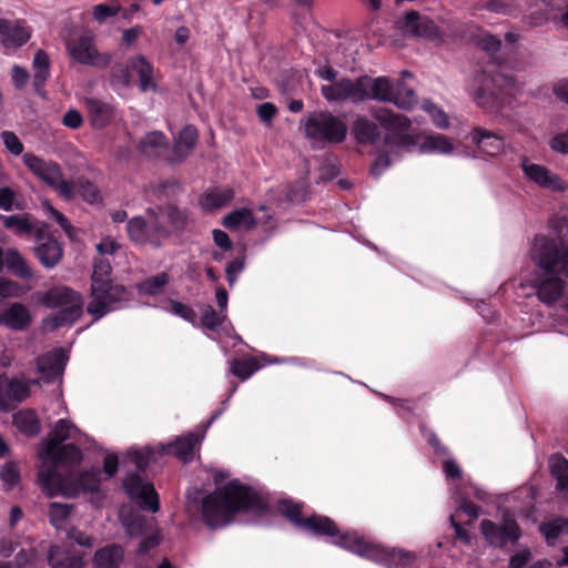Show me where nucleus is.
Segmentation results:
<instances>
[{
    "instance_id": "2eb2a0df",
    "label": "nucleus",
    "mask_w": 568,
    "mask_h": 568,
    "mask_svg": "<svg viewBox=\"0 0 568 568\" xmlns=\"http://www.w3.org/2000/svg\"><path fill=\"white\" fill-rule=\"evenodd\" d=\"M480 529L486 540L495 547H503L508 541H517L520 537V529L513 518H505L501 526L490 520H483Z\"/></svg>"
},
{
    "instance_id": "72a5a7b5",
    "label": "nucleus",
    "mask_w": 568,
    "mask_h": 568,
    "mask_svg": "<svg viewBox=\"0 0 568 568\" xmlns=\"http://www.w3.org/2000/svg\"><path fill=\"white\" fill-rule=\"evenodd\" d=\"M223 225L230 230H251L256 225V220L248 209H237L223 217Z\"/></svg>"
},
{
    "instance_id": "412c9836",
    "label": "nucleus",
    "mask_w": 568,
    "mask_h": 568,
    "mask_svg": "<svg viewBox=\"0 0 568 568\" xmlns=\"http://www.w3.org/2000/svg\"><path fill=\"white\" fill-rule=\"evenodd\" d=\"M32 322V316L27 306L21 303H11L0 311V326L13 331H24Z\"/></svg>"
},
{
    "instance_id": "f704fd0d",
    "label": "nucleus",
    "mask_w": 568,
    "mask_h": 568,
    "mask_svg": "<svg viewBox=\"0 0 568 568\" xmlns=\"http://www.w3.org/2000/svg\"><path fill=\"white\" fill-rule=\"evenodd\" d=\"M123 560V549L118 545H109L94 555L95 568H119Z\"/></svg>"
},
{
    "instance_id": "cd10ccee",
    "label": "nucleus",
    "mask_w": 568,
    "mask_h": 568,
    "mask_svg": "<svg viewBox=\"0 0 568 568\" xmlns=\"http://www.w3.org/2000/svg\"><path fill=\"white\" fill-rule=\"evenodd\" d=\"M4 267L22 278H31L33 276L24 258L13 248L3 250L0 247V272H2Z\"/></svg>"
},
{
    "instance_id": "f8f14e48",
    "label": "nucleus",
    "mask_w": 568,
    "mask_h": 568,
    "mask_svg": "<svg viewBox=\"0 0 568 568\" xmlns=\"http://www.w3.org/2000/svg\"><path fill=\"white\" fill-rule=\"evenodd\" d=\"M69 54L81 64L105 67L110 63L111 57L108 53H100L89 33H81L67 43Z\"/></svg>"
},
{
    "instance_id": "69168bd1",
    "label": "nucleus",
    "mask_w": 568,
    "mask_h": 568,
    "mask_svg": "<svg viewBox=\"0 0 568 568\" xmlns=\"http://www.w3.org/2000/svg\"><path fill=\"white\" fill-rule=\"evenodd\" d=\"M171 312L187 322H194L196 318L195 312L190 306L180 302L171 303Z\"/></svg>"
},
{
    "instance_id": "4c0bfd02",
    "label": "nucleus",
    "mask_w": 568,
    "mask_h": 568,
    "mask_svg": "<svg viewBox=\"0 0 568 568\" xmlns=\"http://www.w3.org/2000/svg\"><path fill=\"white\" fill-rule=\"evenodd\" d=\"M352 131L359 143H373L379 136L377 125L365 118L356 119Z\"/></svg>"
},
{
    "instance_id": "e2e57ef3",
    "label": "nucleus",
    "mask_w": 568,
    "mask_h": 568,
    "mask_svg": "<svg viewBox=\"0 0 568 568\" xmlns=\"http://www.w3.org/2000/svg\"><path fill=\"white\" fill-rule=\"evenodd\" d=\"M130 69L126 68H118L113 71L111 77V85L113 88L120 89V88H128L130 85L131 79H130Z\"/></svg>"
},
{
    "instance_id": "5fc2aeb1",
    "label": "nucleus",
    "mask_w": 568,
    "mask_h": 568,
    "mask_svg": "<svg viewBox=\"0 0 568 568\" xmlns=\"http://www.w3.org/2000/svg\"><path fill=\"white\" fill-rule=\"evenodd\" d=\"M120 11V6L116 2L100 3L93 8V18L98 22H104L108 18L115 16Z\"/></svg>"
},
{
    "instance_id": "5701e85b",
    "label": "nucleus",
    "mask_w": 568,
    "mask_h": 568,
    "mask_svg": "<svg viewBox=\"0 0 568 568\" xmlns=\"http://www.w3.org/2000/svg\"><path fill=\"white\" fill-rule=\"evenodd\" d=\"M470 139L479 151L489 156H496L504 152V139L488 130L481 128L474 129L470 133Z\"/></svg>"
},
{
    "instance_id": "c756f323",
    "label": "nucleus",
    "mask_w": 568,
    "mask_h": 568,
    "mask_svg": "<svg viewBox=\"0 0 568 568\" xmlns=\"http://www.w3.org/2000/svg\"><path fill=\"white\" fill-rule=\"evenodd\" d=\"M84 104L89 111L92 126L104 128L114 116V108L101 100L87 98Z\"/></svg>"
},
{
    "instance_id": "dca6fc26",
    "label": "nucleus",
    "mask_w": 568,
    "mask_h": 568,
    "mask_svg": "<svg viewBox=\"0 0 568 568\" xmlns=\"http://www.w3.org/2000/svg\"><path fill=\"white\" fill-rule=\"evenodd\" d=\"M123 486L131 499L140 500L142 507L156 513L160 508L159 496L154 487L144 483L136 474H130L125 477Z\"/></svg>"
},
{
    "instance_id": "0eeeda50",
    "label": "nucleus",
    "mask_w": 568,
    "mask_h": 568,
    "mask_svg": "<svg viewBox=\"0 0 568 568\" xmlns=\"http://www.w3.org/2000/svg\"><path fill=\"white\" fill-rule=\"evenodd\" d=\"M565 0H509L506 2L491 0L485 2L481 8L494 12H507L513 9L526 8L525 19L530 26L537 27L556 18L562 10Z\"/></svg>"
},
{
    "instance_id": "a18cd8bd",
    "label": "nucleus",
    "mask_w": 568,
    "mask_h": 568,
    "mask_svg": "<svg viewBox=\"0 0 568 568\" xmlns=\"http://www.w3.org/2000/svg\"><path fill=\"white\" fill-rule=\"evenodd\" d=\"M168 282L169 276L165 273H160L141 282L138 287L139 291L143 294L156 295L163 291Z\"/></svg>"
},
{
    "instance_id": "4468645a",
    "label": "nucleus",
    "mask_w": 568,
    "mask_h": 568,
    "mask_svg": "<svg viewBox=\"0 0 568 568\" xmlns=\"http://www.w3.org/2000/svg\"><path fill=\"white\" fill-rule=\"evenodd\" d=\"M111 265L108 260L100 258L93 265L92 273V285H91V302L88 305V313L91 314L94 320H99V316L103 313L101 305V297L105 292V285L110 283Z\"/></svg>"
},
{
    "instance_id": "37998d69",
    "label": "nucleus",
    "mask_w": 568,
    "mask_h": 568,
    "mask_svg": "<svg viewBox=\"0 0 568 568\" xmlns=\"http://www.w3.org/2000/svg\"><path fill=\"white\" fill-rule=\"evenodd\" d=\"M400 109H410L416 104V95L413 89L407 88L402 81L395 84L393 102Z\"/></svg>"
},
{
    "instance_id": "052dcab7",
    "label": "nucleus",
    "mask_w": 568,
    "mask_h": 568,
    "mask_svg": "<svg viewBox=\"0 0 568 568\" xmlns=\"http://www.w3.org/2000/svg\"><path fill=\"white\" fill-rule=\"evenodd\" d=\"M224 320L225 315L216 313L211 306H209L202 315V324L210 329L220 327Z\"/></svg>"
},
{
    "instance_id": "9b49d317",
    "label": "nucleus",
    "mask_w": 568,
    "mask_h": 568,
    "mask_svg": "<svg viewBox=\"0 0 568 568\" xmlns=\"http://www.w3.org/2000/svg\"><path fill=\"white\" fill-rule=\"evenodd\" d=\"M346 133V124L329 112L312 114L305 122V134L315 140L339 143Z\"/></svg>"
},
{
    "instance_id": "39448f33",
    "label": "nucleus",
    "mask_w": 568,
    "mask_h": 568,
    "mask_svg": "<svg viewBox=\"0 0 568 568\" xmlns=\"http://www.w3.org/2000/svg\"><path fill=\"white\" fill-rule=\"evenodd\" d=\"M41 302L47 307L60 310L43 321L45 329H55L72 324L82 314L83 298L81 294L67 286L49 290L43 294Z\"/></svg>"
},
{
    "instance_id": "2f4dec72",
    "label": "nucleus",
    "mask_w": 568,
    "mask_h": 568,
    "mask_svg": "<svg viewBox=\"0 0 568 568\" xmlns=\"http://www.w3.org/2000/svg\"><path fill=\"white\" fill-rule=\"evenodd\" d=\"M32 70H33V85H34L36 92L41 97H45L43 87L45 84V81L50 77V60H49L48 54L43 50H38L36 52L33 62H32Z\"/></svg>"
},
{
    "instance_id": "ea45409f",
    "label": "nucleus",
    "mask_w": 568,
    "mask_h": 568,
    "mask_svg": "<svg viewBox=\"0 0 568 568\" xmlns=\"http://www.w3.org/2000/svg\"><path fill=\"white\" fill-rule=\"evenodd\" d=\"M140 150L143 154L148 156H156L161 154L163 150L168 146V141L164 134L160 131H153L148 133L140 141Z\"/></svg>"
},
{
    "instance_id": "aec40b11",
    "label": "nucleus",
    "mask_w": 568,
    "mask_h": 568,
    "mask_svg": "<svg viewBox=\"0 0 568 568\" xmlns=\"http://www.w3.org/2000/svg\"><path fill=\"white\" fill-rule=\"evenodd\" d=\"M403 144L410 146L416 144L420 153L449 154L454 151L453 142L443 134L422 135L413 141L412 138H403Z\"/></svg>"
},
{
    "instance_id": "b1692460",
    "label": "nucleus",
    "mask_w": 568,
    "mask_h": 568,
    "mask_svg": "<svg viewBox=\"0 0 568 568\" xmlns=\"http://www.w3.org/2000/svg\"><path fill=\"white\" fill-rule=\"evenodd\" d=\"M29 393V383L20 379L9 381L3 388H0V408L10 409L14 404L24 400Z\"/></svg>"
},
{
    "instance_id": "338daca9",
    "label": "nucleus",
    "mask_w": 568,
    "mask_h": 568,
    "mask_svg": "<svg viewBox=\"0 0 568 568\" xmlns=\"http://www.w3.org/2000/svg\"><path fill=\"white\" fill-rule=\"evenodd\" d=\"M243 268L244 263L241 260H234L227 264L225 272L231 286L235 284L237 276L243 271Z\"/></svg>"
},
{
    "instance_id": "f3484780",
    "label": "nucleus",
    "mask_w": 568,
    "mask_h": 568,
    "mask_svg": "<svg viewBox=\"0 0 568 568\" xmlns=\"http://www.w3.org/2000/svg\"><path fill=\"white\" fill-rule=\"evenodd\" d=\"M362 102L365 100H377L381 102H393L395 84L387 77L371 78L362 75Z\"/></svg>"
},
{
    "instance_id": "864d4df0",
    "label": "nucleus",
    "mask_w": 568,
    "mask_h": 568,
    "mask_svg": "<svg viewBox=\"0 0 568 568\" xmlns=\"http://www.w3.org/2000/svg\"><path fill=\"white\" fill-rule=\"evenodd\" d=\"M257 369L256 363L252 359L234 361L231 371L241 379H247Z\"/></svg>"
},
{
    "instance_id": "09e8293b",
    "label": "nucleus",
    "mask_w": 568,
    "mask_h": 568,
    "mask_svg": "<svg viewBox=\"0 0 568 568\" xmlns=\"http://www.w3.org/2000/svg\"><path fill=\"white\" fill-rule=\"evenodd\" d=\"M160 454L149 447L141 449H131L128 452V456L132 459L135 466L140 469L146 468L151 462L155 460V455Z\"/></svg>"
},
{
    "instance_id": "c9c22d12",
    "label": "nucleus",
    "mask_w": 568,
    "mask_h": 568,
    "mask_svg": "<svg viewBox=\"0 0 568 568\" xmlns=\"http://www.w3.org/2000/svg\"><path fill=\"white\" fill-rule=\"evenodd\" d=\"M549 468L557 479V488L568 499V460L560 455H552L549 459Z\"/></svg>"
},
{
    "instance_id": "a878e982",
    "label": "nucleus",
    "mask_w": 568,
    "mask_h": 568,
    "mask_svg": "<svg viewBox=\"0 0 568 568\" xmlns=\"http://www.w3.org/2000/svg\"><path fill=\"white\" fill-rule=\"evenodd\" d=\"M204 437L203 434L191 433L186 436L179 437L172 445L168 447V453L173 454L180 460L187 463L194 458L195 449Z\"/></svg>"
},
{
    "instance_id": "bf43d9fd",
    "label": "nucleus",
    "mask_w": 568,
    "mask_h": 568,
    "mask_svg": "<svg viewBox=\"0 0 568 568\" xmlns=\"http://www.w3.org/2000/svg\"><path fill=\"white\" fill-rule=\"evenodd\" d=\"M477 44L488 53H495L500 49L501 42L497 37L490 33H483L478 37Z\"/></svg>"
},
{
    "instance_id": "ddd939ff",
    "label": "nucleus",
    "mask_w": 568,
    "mask_h": 568,
    "mask_svg": "<svg viewBox=\"0 0 568 568\" xmlns=\"http://www.w3.org/2000/svg\"><path fill=\"white\" fill-rule=\"evenodd\" d=\"M396 24L402 33L406 36L430 40H440L443 38L435 22L428 17L419 14L417 11L412 10L406 12Z\"/></svg>"
},
{
    "instance_id": "7ed1b4c3",
    "label": "nucleus",
    "mask_w": 568,
    "mask_h": 568,
    "mask_svg": "<svg viewBox=\"0 0 568 568\" xmlns=\"http://www.w3.org/2000/svg\"><path fill=\"white\" fill-rule=\"evenodd\" d=\"M190 223L186 209L174 203L150 207L145 217L134 216L126 225L128 235L136 244L162 246L168 240L180 237Z\"/></svg>"
},
{
    "instance_id": "bb28decb",
    "label": "nucleus",
    "mask_w": 568,
    "mask_h": 568,
    "mask_svg": "<svg viewBox=\"0 0 568 568\" xmlns=\"http://www.w3.org/2000/svg\"><path fill=\"white\" fill-rule=\"evenodd\" d=\"M199 133L193 125L184 126L173 145L171 161H182L193 151L197 142Z\"/></svg>"
},
{
    "instance_id": "473e14b6",
    "label": "nucleus",
    "mask_w": 568,
    "mask_h": 568,
    "mask_svg": "<svg viewBox=\"0 0 568 568\" xmlns=\"http://www.w3.org/2000/svg\"><path fill=\"white\" fill-rule=\"evenodd\" d=\"M234 197V192L230 187H214L206 191L200 199L202 209L213 211L229 204Z\"/></svg>"
},
{
    "instance_id": "603ef678",
    "label": "nucleus",
    "mask_w": 568,
    "mask_h": 568,
    "mask_svg": "<svg viewBox=\"0 0 568 568\" xmlns=\"http://www.w3.org/2000/svg\"><path fill=\"white\" fill-rule=\"evenodd\" d=\"M540 530L545 535L547 541L552 544L558 536L568 530V526L564 520H555L552 523L544 524L540 527Z\"/></svg>"
},
{
    "instance_id": "58836bf2",
    "label": "nucleus",
    "mask_w": 568,
    "mask_h": 568,
    "mask_svg": "<svg viewBox=\"0 0 568 568\" xmlns=\"http://www.w3.org/2000/svg\"><path fill=\"white\" fill-rule=\"evenodd\" d=\"M564 283L559 278L542 281L538 286V298L547 305H552L561 295Z\"/></svg>"
},
{
    "instance_id": "393cba45",
    "label": "nucleus",
    "mask_w": 568,
    "mask_h": 568,
    "mask_svg": "<svg viewBox=\"0 0 568 568\" xmlns=\"http://www.w3.org/2000/svg\"><path fill=\"white\" fill-rule=\"evenodd\" d=\"M373 116L385 130L396 134L405 133L410 126V120L407 116L394 113L386 108L375 109Z\"/></svg>"
},
{
    "instance_id": "f03ea898",
    "label": "nucleus",
    "mask_w": 568,
    "mask_h": 568,
    "mask_svg": "<svg viewBox=\"0 0 568 568\" xmlns=\"http://www.w3.org/2000/svg\"><path fill=\"white\" fill-rule=\"evenodd\" d=\"M277 510L295 526L304 528L315 535L336 536L334 544L353 551L359 556L373 560H387L389 564H409L415 556L403 549L386 550L378 546L366 542L355 534H338L335 523L325 516L313 515L308 518H301V505L292 500L282 499L277 503Z\"/></svg>"
},
{
    "instance_id": "4d7b16f0",
    "label": "nucleus",
    "mask_w": 568,
    "mask_h": 568,
    "mask_svg": "<svg viewBox=\"0 0 568 568\" xmlns=\"http://www.w3.org/2000/svg\"><path fill=\"white\" fill-rule=\"evenodd\" d=\"M70 514V507L65 504L53 503L50 506V519L55 527H60Z\"/></svg>"
},
{
    "instance_id": "e433bc0d",
    "label": "nucleus",
    "mask_w": 568,
    "mask_h": 568,
    "mask_svg": "<svg viewBox=\"0 0 568 568\" xmlns=\"http://www.w3.org/2000/svg\"><path fill=\"white\" fill-rule=\"evenodd\" d=\"M14 426L28 436H34L40 433L41 426L34 410L23 409L13 415Z\"/></svg>"
},
{
    "instance_id": "423d86ee",
    "label": "nucleus",
    "mask_w": 568,
    "mask_h": 568,
    "mask_svg": "<svg viewBox=\"0 0 568 568\" xmlns=\"http://www.w3.org/2000/svg\"><path fill=\"white\" fill-rule=\"evenodd\" d=\"M513 84L511 78L501 73L480 71L474 75L469 93L477 106L487 112H497L504 104V94Z\"/></svg>"
},
{
    "instance_id": "6e6d98bb",
    "label": "nucleus",
    "mask_w": 568,
    "mask_h": 568,
    "mask_svg": "<svg viewBox=\"0 0 568 568\" xmlns=\"http://www.w3.org/2000/svg\"><path fill=\"white\" fill-rule=\"evenodd\" d=\"M423 109L430 115L435 125H437L440 129H445L448 126V118L446 113L437 105L430 102H425L423 104Z\"/></svg>"
},
{
    "instance_id": "0e129e2a",
    "label": "nucleus",
    "mask_w": 568,
    "mask_h": 568,
    "mask_svg": "<svg viewBox=\"0 0 568 568\" xmlns=\"http://www.w3.org/2000/svg\"><path fill=\"white\" fill-rule=\"evenodd\" d=\"M0 478L3 484L11 488L19 481V473L13 464H8L0 470Z\"/></svg>"
},
{
    "instance_id": "7c9ffc66",
    "label": "nucleus",
    "mask_w": 568,
    "mask_h": 568,
    "mask_svg": "<svg viewBox=\"0 0 568 568\" xmlns=\"http://www.w3.org/2000/svg\"><path fill=\"white\" fill-rule=\"evenodd\" d=\"M128 69L139 75V87L142 92L154 91L156 89L153 77V68L144 57L136 55L131 58L128 61Z\"/></svg>"
},
{
    "instance_id": "1a4fd4ad",
    "label": "nucleus",
    "mask_w": 568,
    "mask_h": 568,
    "mask_svg": "<svg viewBox=\"0 0 568 568\" xmlns=\"http://www.w3.org/2000/svg\"><path fill=\"white\" fill-rule=\"evenodd\" d=\"M22 161L34 176L52 187L62 199L70 201L75 197L74 184L64 179L57 162L47 161L32 153L23 154Z\"/></svg>"
},
{
    "instance_id": "4be33fe9",
    "label": "nucleus",
    "mask_w": 568,
    "mask_h": 568,
    "mask_svg": "<svg viewBox=\"0 0 568 568\" xmlns=\"http://www.w3.org/2000/svg\"><path fill=\"white\" fill-rule=\"evenodd\" d=\"M67 355L63 349H53L37 361L38 372L42 379L50 382L55 377H59L65 366Z\"/></svg>"
},
{
    "instance_id": "79ce46f5",
    "label": "nucleus",
    "mask_w": 568,
    "mask_h": 568,
    "mask_svg": "<svg viewBox=\"0 0 568 568\" xmlns=\"http://www.w3.org/2000/svg\"><path fill=\"white\" fill-rule=\"evenodd\" d=\"M30 29L22 23L10 24L7 22V27L1 36L6 37V41L13 45H22L30 38Z\"/></svg>"
},
{
    "instance_id": "a19ab883",
    "label": "nucleus",
    "mask_w": 568,
    "mask_h": 568,
    "mask_svg": "<svg viewBox=\"0 0 568 568\" xmlns=\"http://www.w3.org/2000/svg\"><path fill=\"white\" fill-rule=\"evenodd\" d=\"M120 520L126 534L131 537L138 536L144 530V518L141 515L132 514L126 507L121 508Z\"/></svg>"
},
{
    "instance_id": "8fccbe9b",
    "label": "nucleus",
    "mask_w": 568,
    "mask_h": 568,
    "mask_svg": "<svg viewBox=\"0 0 568 568\" xmlns=\"http://www.w3.org/2000/svg\"><path fill=\"white\" fill-rule=\"evenodd\" d=\"M0 139L3 142L8 152L16 156L23 154V143L20 141V139L14 132L8 130L2 131L0 134Z\"/></svg>"
},
{
    "instance_id": "49530a36",
    "label": "nucleus",
    "mask_w": 568,
    "mask_h": 568,
    "mask_svg": "<svg viewBox=\"0 0 568 568\" xmlns=\"http://www.w3.org/2000/svg\"><path fill=\"white\" fill-rule=\"evenodd\" d=\"M42 209L50 219L54 220L61 226L70 239L75 237V229L61 212L55 210L48 201L42 202Z\"/></svg>"
},
{
    "instance_id": "6e6552de",
    "label": "nucleus",
    "mask_w": 568,
    "mask_h": 568,
    "mask_svg": "<svg viewBox=\"0 0 568 568\" xmlns=\"http://www.w3.org/2000/svg\"><path fill=\"white\" fill-rule=\"evenodd\" d=\"M316 75L327 83L322 84L321 93L329 103L351 101L362 102V77L356 79L337 78L338 72L331 65H321L315 71Z\"/></svg>"
},
{
    "instance_id": "9d476101",
    "label": "nucleus",
    "mask_w": 568,
    "mask_h": 568,
    "mask_svg": "<svg viewBox=\"0 0 568 568\" xmlns=\"http://www.w3.org/2000/svg\"><path fill=\"white\" fill-rule=\"evenodd\" d=\"M531 258L547 273L568 276V247L561 241L536 239Z\"/></svg>"
},
{
    "instance_id": "de8ad7c7",
    "label": "nucleus",
    "mask_w": 568,
    "mask_h": 568,
    "mask_svg": "<svg viewBox=\"0 0 568 568\" xmlns=\"http://www.w3.org/2000/svg\"><path fill=\"white\" fill-rule=\"evenodd\" d=\"M74 191L75 194L79 193L80 196L90 204L101 201V195L97 186L87 180H79L77 186L74 185Z\"/></svg>"
},
{
    "instance_id": "680f3d73",
    "label": "nucleus",
    "mask_w": 568,
    "mask_h": 568,
    "mask_svg": "<svg viewBox=\"0 0 568 568\" xmlns=\"http://www.w3.org/2000/svg\"><path fill=\"white\" fill-rule=\"evenodd\" d=\"M14 207L19 209V204L17 203V193L10 187H1L0 209L11 211Z\"/></svg>"
},
{
    "instance_id": "6ab92c4d",
    "label": "nucleus",
    "mask_w": 568,
    "mask_h": 568,
    "mask_svg": "<svg viewBox=\"0 0 568 568\" xmlns=\"http://www.w3.org/2000/svg\"><path fill=\"white\" fill-rule=\"evenodd\" d=\"M3 225L18 235L34 234L38 240L47 232V225L29 214H17L1 217Z\"/></svg>"
},
{
    "instance_id": "c85d7f7f",
    "label": "nucleus",
    "mask_w": 568,
    "mask_h": 568,
    "mask_svg": "<svg viewBox=\"0 0 568 568\" xmlns=\"http://www.w3.org/2000/svg\"><path fill=\"white\" fill-rule=\"evenodd\" d=\"M40 241L41 242L34 246L33 252L44 267L52 268L62 258V246L58 241L53 239H42Z\"/></svg>"
},
{
    "instance_id": "f257e3e1",
    "label": "nucleus",
    "mask_w": 568,
    "mask_h": 568,
    "mask_svg": "<svg viewBox=\"0 0 568 568\" xmlns=\"http://www.w3.org/2000/svg\"><path fill=\"white\" fill-rule=\"evenodd\" d=\"M80 430L68 419H59L48 438L41 440L38 456L43 463L38 474L43 491L49 496L62 495L75 497L81 493L97 491L100 485L98 470L85 471L79 475L62 477L55 469L45 464H72L81 460L80 449L73 445H61L67 439L79 440Z\"/></svg>"
},
{
    "instance_id": "a211bd4d",
    "label": "nucleus",
    "mask_w": 568,
    "mask_h": 568,
    "mask_svg": "<svg viewBox=\"0 0 568 568\" xmlns=\"http://www.w3.org/2000/svg\"><path fill=\"white\" fill-rule=\"evenodd\" d=\"M521 169L528 180L541 187L552 191H561L565 189V184L560 178L544 165L532 163L528 159H523Z\"/></svg>"
},
{
    "instance_id": "3c124183",
    "label": "nucleus",
    "mask_w": 568,
    "mask_h": 568,
    "mask_svg": "<svg viewBox=\"0 0 568 568\" xmlns=\"http://www.w3.org/2000/svg\"><path fill=\"white\" fill-rule=\"evenodd\" d=\"M27 293V290L17 282L0 277V300L8 297H20Z\"/></svg>"
},
{
    "instance_id": "774afa93",
    "label": "nucleus",
    "mask_w": 568,
    "mask_h": 568,
    "mask_svg": "<svg viewBox=\"0 0 568 568\" xmlns=\"http://www.w3.org/2000/svg\"><path fill=\"white\" fill-rule=\"evenodd\" d=\"M531 558V552L529 549H521L510 557L509 567L510 568H523Z\"/></svg>"
},
{
    "instance_id": "c03bdc74",
    "label": "nucleus",
    "mask_w": 568,
    "mask_h": 568,
    "mask_svg": "<svg viewBox=\"0 0 568 568\" xmlns=\"http://www.w3.org/2000/svg\"><path fill=\"white\" fill-rule=\"evenodd\" d=\"M104 290L105 292L101 297V302L103 303L101 308L103 310V313L99 316V318L106 314L112 308V305L121 301L125 295V290L123 286L113 285L111 282L105 285Z\"/></svg>"
},
{
    "instance_id": "13d9d810",
    "label": "nucleus",
    "mask_w": 568,
    "mask_h": 568,
    "mask_svg": "<svg viewBox=\"0 0 568 568\" xmlns=\"http://www.w3.org/2000/svg\"><path fill=\"white\" fill-rule=\"evenodd\" d=\"M95 248L100 255H114L121 251L122 246L114 239L105 236L95 245Z\"/></svg>"
},
{
    "instance_id": "20e7f679",
    "label": "nucleus",
    "mask_w": 568,
    "mask_h": 568,
    "mask_svg": "<svg viewBox=\"0 0 568 568\" xmlns=\"http://www.w3.org/2000/svg\"><path fill=\"white\" fill-rule=\"evenodd\" d=\"M257 504V497L251 489L233 480L203 499L202 516L207 526L222 527L231 521L236 511Z\"/></svg>"
}]
</instances>
